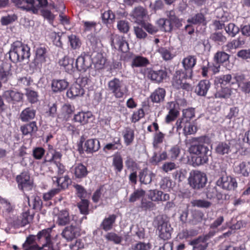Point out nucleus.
<instances>
[{"label": "nucleus", "instance_id": "c9c22d12", "mask_svg": "<svg viewBox=\"0 0 250 250\" xmlns=\"http://www.w3.org/2000/svg\"><path fill=\"white\" fill-rule=\"evenodd\" d=\"M116 215L112 214L105 217L103 221L101 226L105 231H108L112 229L113 225L116 219Z\"/></svg>", "mask_w": 250, "mask_h": 250}, {"label": "nucleus", "instance_id": "c03bdc74", "mask_svg": "<svg viewBox=\"0 0 250 250\" xmlns=\"http://www.w3.org/2000/svg\"><path fill=\"white\" fill-rule=\"evenodd\" d=\"M245 42V39L243 37L239 36L236 39L229 42L227 44V47L229 50L236 49L243 45Z\"/></svg>", "mask_w": 250, "mask_h": 250}, {"label": "nucleus", "instance_id": "de8ad7c7", "mask_svg": "<svg viewBox=\"0 0 250 250\" xmlns=\"http://www.w3.org/2000/svg\"><path fill=\"white\" fill-rule=\"evenodd\" d=\"M215 151L219 155L228 154L230 151V146L225 142H220L216 146Z\"/></svg>", "mask_w": 250, "mask_h": 250}, {"label": "nucleus", "instance_id": "864d4df0", "mask_svg": "<svg viewBox=\"0 0 250 250\" xmlns=\"http://www.w3.org/2000/svg\"><path fill=\"white\" fill-rule=\"evenodd\" d=\"M102 17L104 23H111L114 21L115 16L111 10H108L103 13Z\"/></svg>", "mask_w": 250, "mask_h": 250}, {"label": "nucleus", "instance_id": "a18cd8bd", "mask_svg": "<svg viewBox=\"0 0 250 250\" xmlns=\"http://www.w3.org/2000/svg\"><path fill=\"white\" fill-rule=\"evenodd\" d=\"M123 137L126 145H130L133 142L134 138L133 130L129 127L126 128L124 132Z\"/></svg>", "mask_w": 250, "mask_h": 250}, {"label": "nucleus", "instance_id": "338daca9", "mask_svg": "<svg viewBox=\"0 0 250 250\" xmlns=\"http://www.w3.org/2000/svg\"><path fill=\"white\" fill-rule=\"evenodd\" d=\"M26 95L29 102L32 104L35 103L38 101V95L36 91L27 90Z\"/></svg>", "mask_w": 250, "mask_h": 250}, {"label": "nucleus", "instance_id": "f8f14e48", "mask_svg": "<svg viewBox=\"0 0 250 250\" xmlns=\"http://www.w3.org/2000/svg\"><path fill=\"white\" fill-rule=\"evenodd\" d=\"M147 196L152 202L157 203L167 201L170 199L169 194L164 193L158 189L149 190L147 193Z\"/></svg>", "mask_w": 250, "mask_h": 250}, {"label": "nucleus", "instance_id": "473e14b6", "mask_svg": "<svg viewBox=\"0 0 250 250\" xmlns=\"http://www.w3.org/2000/svg\"><path fill=\"white\" fill-rule=\"evenodd\" d=\"M111 44L114 48H116V46H118L119 49L124 51V48L125 45H127L128 44L123 37H121L118 35H113L111 41Z\"/></svg>", "mask_w": 250, "mask_h": 250}, {"label": "nucleus", "instance_id": "5701e85b", "mask_svg": "<svg viewBox=\"0 0 250 250\" xmlns=\"http://www.w3.org/2000/svg\"><path fill=\"white\" fill-rule=\"evenodd\" d=\"M84 146L87 153H93L100 149V144L98 139H90L85 142Z\"/></svg>", "mask_w": 250, "mask_h": 250}, {"label": "nucleus", "instance_id": "ea45409f", "mask_svg": "<svg viewBox=\"0 0 250 250\" xmlns=\"http://www.w3.org/2000/svg\"><path fill=\"white\" fill-rule=\"evenodd\" d=\"M112 166L117 172H120L123 168V160L121 155L116 153L112 156Z\"/></svg>", "mask_w": 250, "mask_h": 250}, {"label": "nucleus", "instance_id": "f257e3e1", "mask_svg": "<svg viewBox=\"0 0 250 250\" xmlns=\"http://www.w3.org/2000/svg\"><path fill=\"white\" fill-rule=\"evenodd\" d=\"M30 48L21 42L13 43L9 51V58L13 62H22L30 57Z\"/></svg>", "mask_w": 250, "mask_h": 250}, {"label": "nucleus", "instance_id": "3c124183", "mask_svg": "<svg viewBox=\"0 0 250 250\" xmlns=\"http://www.w3.org/2000/svg\"><path fill=\"white\" fill-rule=\"evenodd\" d=\"M229 55L225 52H217L214 56V60L215 62L222 63L229 60Z\"/></svg>", "mask_w": 250, "mask_h": 250}, {"label": "nucleus", "instance_id": "e2e57ef3", "mask_svg": "<svg viewBox=\"0 0 250 250\" xmlns=\"http://www.w3.org/2000/svg\"><path fill=\"white\" fill-rule=\"evenodd\" d=\"M104 237L107 240L112 241L115 244H119L122 241V237L114 232L107 233Z\"/></svg>", "mask_w": 250, "mask_h": 250}, {"label": "nucleus", "instance_id": "9d476101", "mask_svg": "<svg viewBox=\"0 0 250 250\" xmlns=\"http://www.w3.org/2000/svg\"><path fill=\"white\" fill-rule=\"evenodd\" d=\"M51 229L48 228L46 229H43L38 233L37 238L39 240L45 243V244H43L42 248H39V250H53L51 245L50 244L51 241Z\"/></svg>", "mask_w": 250, "mask_h": 250}, {"label": "nucleus", "instance_id": "c85d7f7f", "mask_svg": "<svg viewBox=\"0 0 250 250\" xmlns=\"http://www.w3.org/2000/svg\"><path fill=\"white\" fill-rule=\"evenodd\" d=\"M36 112V110L33 108L26 107L21 112L20 115V119L22 122H28L35 118Z\"/></svg>", "mask_w": 250, "mask_h": 250}, {"label": "nucleus", "instance_id": "603ef678", "mask_svg": "<svg viewBox=\"0 0 250 250\" xmlns=\"http://www.w3.org/2000/svg\"><path fill=\"white\" fill-rule=\"evenodd\" d=\"M226 32L231 37H234L239 32L238 27L234 23H230L227 26L225 27Z\"/></svg>", "mask_w": 250, "mask_h": 250}, {"label": "nucleus", "instance_id": "f03ea898", "mask_svg": "<svg viewBox=\"0 0 250 250\" xmlns=\"http://www.w3.org/2000/svg\"><path fill=\"white\" fill-rule=\"evenodd\" d=\"M188 151L190 153L196 155L192 158V161L196 166L202 165L208 162L209 150L205 145L201 143L192 145Z\"/></svg>", "mask_w": 250, "mask_h": 250}, {"label": "nucleus", "instance_id": "7c9ffc66", "mask_svg": "<svg viewBox=\"0 0 250 250\" xmlns=\"http://www.w3.org/2000/svg\"><path fill=\"white\" fill-rule=\"evenodd\" d=\"M210 87L208 80L201 81L195 88V92L200 96H205Z\"/></svg>", "mask_w": 250, "mask_h": 250}, {"label": "nucleus", "instance_id": "5fc2aeb1", "mask_svg": "<svg viewBox=\"0 0 250 250\" xmlns=\"http://www.w3.org/2000/svg\"><path fill=\"white\" fill-rule=\"evenodd\" d=\"M183 133L185 135L194 134L197 131V127L189 122H187L184 128L183 129Z\"/></svg>", "mask_w": 250, "mask_h": 250}, {"label": "nucleus", "instance_id": "a19ab883", "mask_svg": "<svg viewBox=\"0 0 250 250\" xmlns=\"http://www.w3.org/2000/svg\"><path fill=\"white\" fill-rule=\"evenodd\" d=\"M35 241L36 237L34 236H30L27 237L23 244L24 250H39V247Z\"/></svg>", "mask_w": 250, "mask_h": 250}, {"label": "nucleus", "instance_id": "bb28decb", "mask_svg": "<svg viewBox=\"0 0 250 250\" xmlns=\"http://www.w3.org/2000/svg\"><path fill=\"white\" fill-rule=\"evenodd\" d=\"M234 169L235 172L248 176L250 173V163L242 162L235 164Z\"/></svg>", "mask_w": 250, "mask_h": 250}, {"label": "nucleus", "instance_id": "0eeeda50", "mask_svg": "<svg viewBox=\"0 0 250 250\" xmlns=\"http://www.w3.org/2000/svg\"><path fill=\"white\" fill-rule=\"evenodd\" d=\"M18 188L22 191L30 190L33 186V180L27 172H22L16 177Z\"/></svg>", "mask_w": 250, "mask_h": 250}, {"label": "nucleus", "instance_id": "dca6fc26", "mask_svg": "<svg viewBox=\"0 0 250 250\" xmlns=\"http://www.w3.org/2000/svg\"><path fill=\"white\" fill-rule=\"evenodd\" d=\"M3 97L8 102L16 104L22 101L23 95L18 91L9 90L4 92Z\"/></svg>", "mask_w": 250, "mask_h": 250}, {"label": "nucleus", "instance_id": "052dcab7", "mask_svg": "<svg viewBox=\"0 0 250 250\" xmlns=\"http://www.w3.org/2000/svg\"><path fill=\"white\" fill-rule=\"evenodd\" d=\"M188 21L193 24L205 23L204 16L201 13H198L192 18L188 19Z\"/></svg>", "mask_w": 250, "mask_h": 250}, {"label": "nucleus", "instance_id": "c756f323", "mask_svg": "<svg viewBox=\"0 0 250 250\" xmlns=\"http://www.w3.org/2000/svg\"><path fill=\"white\" fill-rule=\"evenodd\" d=\"M46 49L44 47L37 48L36 51L35 62L37 65H42L45 62L46 57Z\"/></svg>", "mask_w": 250, "mask_h": 250}, {"label": "nucleus", "instance_id": "412c9836", "mask_svg": "<svg viewBox=\"0 0 250 250\" xmlns=\"http://www.w3.org/2000/svg\"><path fill=\"white\" fill-rule=\"evenodd\" d=\"M93 119V115L91 112H79L76 114L73 120L75 122L79 123L82 125H84L89 123L90 120Z\"/></svg>", "mask_w": 250, "mask_h": 250}, {"label": "nucleus", "instance_id": "7ed1b4c3", "mask_svg": "<svg viewBox=\"0 0 250 250\" xmlns=\"http://www.w3.org/2000/svg\"><path fill=\"white\" fill-rule=\"evenodd\" d=\"M108 90L117 99L122 98L128 92V88L122 81L114 78L107 83Z\"/></svg>", "mask_w": 250, "mask_h": 250}, {"label": "nucleus", "instance_id": "9b49d317", "mask_svg": "<svg viewBox=\"0 0 250 250\" xmlns=\"http://www.w3.org/2000/svg\"><path fill=\"white\" fill-rule=\"evenodd\" d=\"M130 16L135 22L141 24L147 17V11L142 6H137L134 8Z\"/></svg>", "mask_w": 250, "mask_h": 250}, {"label": "nucleus", "instance_id": "4468645a", "mask_svg": "<svg viewBox=\"0 0 250 250\" xmlns=\"http://www.w3.org/2000/svg\"><path fill=\"white\" fill-rule=\"evenodd\" d=\"M217 184L218 186L227 190L234 189L237 186L235 179L227 175L223 176L219 178L217 182Z\"/></svg>", "mask_w": 250, "mask_h": 250}, {"label": "nucleus", "instance_id": "cd10ccee", "mask_svg": "<svg viewBox=\"0 0 250 250\" xmlns=\"http://www.w3.org/2000/svg\"><path fill=\"white\" fill-rule=\"evenodd\" d=\"M167 76V73L163 70L154 71L150 70L148 71L147 77L152 81L160 83Z\"/></svg>", "mask_w": 250, "mask_h": 250}, {"label": "nucleus", "instance_id": "8fccbe9b", "mask_svg": "<svg viewBox=\"0 0 250 250\" xmlns=\"http://www.w3.org/2000/svg\"><path fill=\"white\" fill-rule=\"evenodd\" d=\"M231 94V90L230 88L226 87H222L218 90L215 94V97L217 98H228Z\"/></svg>", "mask_w": 250, "mask_h": 250}, {"label": "nucleus", "instance_id": "f3484780", "mask_svg": "<svg viewBox=\"0 0 250 250\" xmlns=\"http://www.w3.org/2000/svg\"><path fill=\"white\" fill-rule=\"evenodd\" d=\"M197 62V58L195 56L188 55L182 61V64L190 78L192 75V69L195 65Z\"/></svg>", "mask_w": 250, "mask_h": 250}, {"label": "nucleus", "instance_id": "bf43d9fd", "mask_svg": "<svg viewBox=\"0 0 250 250\" xmlns=\"http://www.w3.org/2000/svg\"><path fill=\"white\" fill-rule=\"evenodd\" d=\"M75 67L80 71L85 70L88 67V65L85 63V58L83 56H80L78 57L76 61Z\"/></svg>", "mask_w": 250, "mask_h": 250}, {"label": "nucleus", "instance_id": "58836bf2", "mask_svg": "<svg viewBox=\"0 0 250 250\" xmlns=\"http://www.w3.org/2000/svg\"><path fill=\"white\" fill-rule=\"evenodd\" d=\"M149 63L147 59L141 56H136L133 58L131 66L132 67H141L146 66Z\"/></svg>", "mask_w": 250, "mask_h": 250}, {"label": "nucleus", "instance_id": "f704fd0d", "mask_svg": "<svg viewBox=\"0 0 250 250\" xmlns=\"http://www.w3.org/2000/svg\"><path fill=\"white\" fill-rule=\"evenodd\" d=\"M54 184L58 187V188H67L70 182V180L68 176L64 177H54L52 178Z\"/></svg>", "mask_w": 250, "mask_h": 250}, {"label": "nucleus", "instance_id": "6e6d98bb", "mask_svg": "<svg viewBox=\"0 0 250 250\" xmlns=\"http://www.w3.org/2000/svg\"><path fill=\"white\" fill-rule=\"evenodd\" d=\"M74 188L76 189L78 196L82 199H84L85 198L89 197L90 194L87 192L82 186L76 185L74 186Z\"/></svg>", "mask_w": 250, "mask_h": 250}, {"label": "nucleus", "instance_id": "13d9d810", "mask_svg": "<svg viewBox=\"0 0 250 250\" xmlns=\"http://www.w3.org/2000/svg\"><path fill=\"white\" fill-rule=\"evenodd\" d=\"M141 208L144 210H151L155 208V204L151 200L148 201L143 198L141 201Z\"/></svg>", "mask_w": 250, "mask_h": 250}, {"label": "nucleus", "instance_id": "e433bc0d", "mask_svg": "<svg viewBox=\"0 0 250 250\" xmlns=\"http://www.w3.org/2000/svg\"><path fill=\"white\" fill-rule=\"evenodd\" d=\"M165 95V90L162 88H159L151 94L150 98L153 102L158 103L164 101Z\"/></svg>", "mask_w": 250, "mask_h": 250}, {"label": "nucleus", "instance_id": "ddd939ff", "mask_svg": "<svg viewBox=\"0 0 250 250\" xmlns=\"http://www.w3.org/2000/svg\"><path fill=\"white\" fill-rule=\"evenodd\" d=\"M81 228L77 226L70 225L64 228L62 235L68 241H71L81 235Z\"/></svg>", "mask_w": 250, "mask_h": 250}, {"label": "nucleus", "instance_id": "393cba45", "mask_svg": "<svg viewBox=\"0 0 250 250\" xmlns=\"http://www.w3.org/2000/svg\"><path fill=\"white\" fill-rule=\"evenodd\" d=\"M20 130L23 135L32 136L37 131L38 127L35 122H31L21 125L20 127Z\"/></svg>", "mask_w": 250, "mask_h": 250}, {"label": "nucleus", "instance_id": "b1692460", "mask_svg": "<svg viewBox=\"0 0 250 250\" xmlns=\"http://www.w3.org/2000/svg\"><path fill=\"white\" fill-rule=\"evenodd\" d=\"M84 89L78 83L72 84L67 90L66 95L69 98L73 99L76 97H80L84 94Z\"/></svg>", "mask_w": 250, "mask_h": 250}, {"label": "nucleus", "instance_id": "39448f33", "mask_svg": "<svg viewBox=\"0 0 250 250\" xmlns=\"http://www.w3.org/2000/svg\"><path fill=\"white\" fill-rule=\"evenodd\" d=\"M188 181L190 187L198 189L205 186L207 178L205 173L199 170H192L189 173Z\"/></svg>", "mask_w": 250, "mask_h": 250}, {"label": "nucleus", "instance_id": "72a5a7b5", "mask_svg": "<svg viewBox=\"0 0 250 250\" xmlns=\"http://www.w3.org/2000/svg\"><path fill=\"white\" fill-rule=\"evenodd\" d=\"M215 83L217 84H220L221 86L222 85L225 86L228 83H230L231 85L236 83V81L232 79V76L230 74L220 76L216 78L215 80Z\"/></svg>", "mask_w": 250, "mask_h": 250}, {"label": "nucleus", "instance_id": "a878e982", "mask_svg": "<svg viewBox=\"0 0 250 250\" xmlns=\"http://www.w3.org/2000/svg\"><path fill=\"white\" fill-rule=\"evenodd\" d=\"M68 86V83L65 80H53L51 83L52 90L54 92H62Z\"/></svg>", "mask_w": 250, "mask_h": 250}, {"label": "nucleus", "instance_id": "20e7f679", "mask_svg": "<svg viewBox=\"0 0 250 250\" xmlns=\"http://www.w3.org/2000/svg\"><path fill=\"white\" fill-rule=\"evenodd\" d=\"M19 7L31 11L33 13L38 12L39 8L45 6L47 4V0H12Z\"/></svg>", "mask_w": 250, "mask_h": 250}, {"label": "nucleus", "instance_id": "4c0bfd02", "mask_svg": "<svg viewBox=\"0 0 250 250\" xmlns=\"http://www.w3.org/2000/svg\"><path fill=\"white\" fill-rule=\"evenodd\" d=\"M68 42L72 49H79L82 45V42L80 38L74 34H71L67 37Z\"/></svg>", "mask_w": 250, "mask_h": 250}, {"label": "nucleus", "instance_id": "2f4dec72", "mask_svg": "<svg viewBox=\"0 0 250 250\" xmlns=\"http://www.w3.org/2000/svg\"><path fill=\"white\" fill-rule=\"evenodd\" d=\"M74 59L68 56H64L62 59L60 60L59 64L62 66L66 71L70 73L74 69L73 65Z\"/></svg>", "mask_w": 250, "mask_h": 250}, {"label": "nucleus", "instance_id": "aec40b11", "mask_svg": "<svg viewBox=\"0 0 250 250\" xmlns=\"http://www.w3.org/2000/svg\"><path fill=\"white\" fill-rule=\"evenodd\" d=\"M171 229H172L169 225L166 222H163L158 226L159 236L164 240L170 239Z\"/></svg>", "mask_w": 250, "mask_h": 250}, {"label": "nucleus", "instance_id": "37998d69", "mask_svg": "<svg viewBox=\"0 0 250 250\" xmlns=\"http://www.w3.org/2000/svg\"><path fill=\"white\" fill-rule=\"evenodd\" d=\"M76 178H82L86 176L87 171L86 167L82 164H79L75 166L72 169Z\"/></svg>", "mask_w": 250, "mask_h": 250}, {"label": "nucleus", "instance_id": "4be33fe9", "mask_svg": "<svg viewBox=\"0 0 250 250\" xmlns=\"http://www.w3.org/2000/svg\"><path fill=\"white\" fill-rule=\"evenodd\" d=\"M208 236L205 235L191 241L190 244L193 247V250H205L208 246Z\"/></svg>", "mask_w": 250, "mask_h": 250}, {"label": "nucleus", "instance_id": "680f3d73", "mask_svg": "<svg viewBox=\"0 0 250 250\" xmlns=\"http://www.w3.org/2000/svg\"><path fill=\"white\" fill-rule=\"evenodd\" d=\"M117 28L121 32L126 33L129 31L130 27L128 21L121 20L118 22Z\"/></svg>", "mask_w": 250, "mask_h": 250}, {"label": "nucleus", "instance_id": "2eb2a0df", "mask_svg": "<svg viewBox=\"0 0 250 250\" xmlns=\"http://www.w3.org/2000/svg\"><path fill=\"white\" fill-rule=\"evenodd\" d=\"M53 214L56 218V223L59 226H65L70 222L69 213L66 210L59 211L58 208H55Z\"/></svg>", "mask_w": 250, "mask_h": 250}, {"label": "nucleus", "instance_id": "6ab92c4d", "mask_svg": "<svg viewBox=\"0 0 250 250\" xmlns=\"http://www.w3.org/2000/svg\"><path fill=\"white\" fill-rule=\"evenodd\" d=\"M169 112L166 117V122L169 123L175 120L179 114V105L174 102L168 103Z\"/></svg>", "mask_w": 250, "mask_h": 250}, {"label": "nucleus", "instance_id": "69168bd1", "mask_svg": "<svg viewBox=\"0 0 250 250\" xmlns=\"http://www.w3.org/2000/svg\"><path fill=\"white\" fill-rule=\"evenodd\" d=\"M95 64L96 67L98 69H102L104 67V66L105 64L106 60L105 58H104L102 55L98 54L97 56V57L95 58L93 60Z\"/></svg>", "mask_w": 250, "mask_h": 250}, {"label": "nucleus", "instance_id": "774afa93", "mask_svg": "<svg viewBox=\"0 0 250 250\" xmlns=\"http://www.w3.org/2000/svg\"><path fill=\"white\" fill-rule=\"evenodd\" d=\"M172 183L171 180L168 177H164L160 184L161 188L163 190H169L172 188Z\"/></svg>", "mask_w": 250, "mask_h": 250}, {"label": "nucleus", "instance_id": "0e129e2a", "mask_svg": "<svg viewBox=\"0 0 250 250\" xmlns=\"http://www.w3.org/2000/svg\"><path fill=\"white\" fill-rule=\"evenodd\" d=\"M89 203L87 200L82 199V201L79 203L78 207L81 213L87 214L88 213Z\"/></svg>", "mask_w": 250, "mask_h": 250}, {"label": "nucleus", "instance_id": "423d86ee", "mask_svg": "<svg viewBox=\"0 0 250 250\" xmlns=\"http://www.w3.org/2000/svg\"><path fill=\"white\" fill-rule=\"evenodd\" d=\"M188 75V74L182 71H176L173 79V86L177 89H188L190 85L187 83L186 80L188 78H190Z\"/></svg>", "mask_w": 250, "mask_h": 250}, {"label": "nucleus", "instance_id": "09e8293b", "mask_svg": "<svg viewBox=\"0 0 250 250\" xmlns=\"http://www.w3.org/2000/svg\"><path fill=\"white\" fill-rule=\"evenodd\" d=\"M75 111V107L69 104H65L61 108V113L64 118H68Z\"/></svg>", "mask_w": 250, "mask_h": 250}, {"label": "nucleus", "instance_id": "79ce46f5", "mask_svg": "<svg viewBox=\"0 0 250 250\" xmlns=\"http://www.w3.org/2000/svg\"><path fill=\"white\" fill-rule=\"evenodd\" d=\"M154 176L152 172L148 171L146 169H145L140 173V181L142 183L148 184L151 183L152 178Z\"/></svg>", "mask_w": 250, "mask_h": 250}, {"label": "nucleus", "instance_id": "6e6552de", "mask_svg": "<svg viewBox=\"0 0 250 250\" xmlns=\"http://www.w3.org/2000/svg\"><path fill=\"white\" fill-rule=\"evenodd\" d=\"M33 219V215L30 214L28 208H25L21 215L14 221V225L17 227H21L29 224Z\"/></svg>", "mask_w": 250, "mask_h": 250}, {"label": "nucleus", "instance_id": "1a4fd4ad", "mask_svg": "<svg viewBox=\"0 0 250 250\" xmlns=\"http://www.w3.org/2000/svg\"><path fill=\"white\" fill-rule=\"evenodd\" d=\"M11 65L3 62L0 65V88L3 83H6L12 77Z\"/></svg>", "mask_w": 250, "mask_h": 250}, {"label": "nucleus", "instance_id": "4d7b16f0", "mask_svg": "<svg viewBox=\"0 0 250 250\" xmlns=\"http://www.w3.org/2000/svg\"><path fill=\"white\" fill-rule=\"evenodd\" d=\"M145 193V191L142 189H136L130 195L129 201L130 202H134L141 197H143Z\"/></svg>", "mask_w": 250, "mask_h": 250}, {"label": "nucleus", "instance_id": "a211bd4d", "mask_svg": "<svg viewBox=\"0 0 250 250\" xmlns=\"http://www.w3.org/2000/svg\"><path fill=\"white\" fill-rule=\"evenodd\" d=\"M234 79L235 80L238 87L245 93L250 92V81L246 80L245 77L243 74H235Z\"/></svg>", "mask_w": 250, "mask_h": 250}, {"label": "nucleus", "instance_id": "49530a36", "mask_svg": "<svg viewBox=\"0 0 250 250\" xmlns=\"http://www.w3.org/2000/svg\"><path fill=\"white\" fill-rule=\"evenodd\" d=\"M157 24L160 26L161 29L165 32H170L173 28V25L167 19L164 18L160 19L157 21Z\"/></svg>", "mask_w": 250, "mask_h": 250}]
</instances>
